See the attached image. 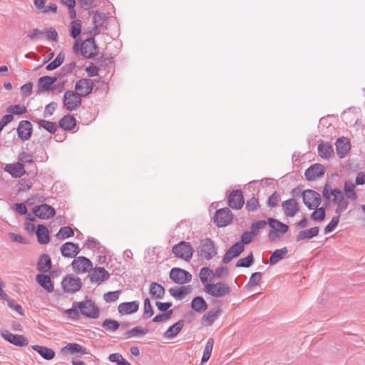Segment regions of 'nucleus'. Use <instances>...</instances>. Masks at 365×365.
Listing matches in <instances>:
<instances>
[{
  "label": "nucleus",
  "mask_w": 365,
  "mask_h": 365,
  "mask_svg": "<svg viewBox=\"0 0 365 365\" xmlns=\"http://www.w3.org/2000/svg\"><path fill=\"white\" fill-rule=\"evenodd\" d=\"M204 291L212 297L222 298L229 295L232 292V289L227 284L218 282L205 284Z\"/></svg>",
  "instance_id": "nucleus-1"
},
{
  "label": "nucleus",
  "mask_w": 365,
  "mask_h": 365,
  "mask_svg": "<svg viewBox=\"0 0 365 365\" xmlns=\"http://www.w3.org/2000/svg\"><path fill=\"white\" fill-rule=\"evenodd\" d=\"M75 304L83 316L91 319H97L99 317V308L91 300L75 302Z\"/></svg>",
  "instance_id": "nucleus-2"
},
{
  "label": "nucleus",
  "mask_w": 365,
  "mask_h": 365,
  "mask_svg": "<svg viewBox=\"0 0 365 365\" xmlns=\"http://www.w3.org/2000/svg\"><path fill=\"white\" fill-rule=\"evenodd\" d=\"M197 252L201 257L207 260L213 258L217 255V250L210 238H205L200 241Z\"/></svg>",
  "instance_id": "nucleus-3"
},
{
  "label": "nucleus",
  "mask_w": 365,
  "mask_h": 365,
  "mask_svg": "<svg viewBox=\"0 0 365 365\" xmlns=\"http://www.w3.org/2000/svg\"><path fill=\"white\" fill-rule=\"evenodd\" d=\"M301 195L303 198V202L309 210L317 208L322 202L320 194L313 190H305L302 192Z\"/></svg>",
  "instance_id": "nucleus-4"
},
{
  "label": "nucleus",
  "mask_w": 365,
  "mask_h": 365,
  "mask_svg": "<svg viewBox=\"0 0 365 365\" xmlns=\"http://www.w3.org/2000/svg\"><path fill=\"white\" fill-rule=\"evenodd\" d=\"M172 252L175 257L189 261L192 257L194 250L190 242L181 241L173 247Z\"/></svg>",
  "instance_id": "nucleus-5"
},
{
  "label": "nucleus",
  "mask_w": 365,
  "mask_h": 365,
  "mask_svg": "<svg viewBox=\"0 0 365 365\" xmlns=\"http://www.w3.org/2000/svg\"><path fill=\"white\" fill-rule=\"evenodd\" d=\"M81 98L76 92L67 91L64 93L63 103L68 110L73 111L76 109L81 105Z\"/></svg>",
  "instance_id": "nucleus-6"
},
{
  "label": "nucleus",
  "mask_w": 365,
  "mask_h": 365,
  "mask_svg": "<svg viewBox=\"0 0 365 365\" xmlns=\"http://www.w3.org/2000/svg\"><path fill=\"white\" fill-rule=\"evenodd\" d=\"M232 220V213L227 207L217 210L214 215V222L217 227H225Z\"/></svg>",
  "instance_id": "nucleus-7"
},
{
  "label": "nucleus",
  "mask_w": 365,
  "mask_h": 365,
  "mask_svg": "<svg viewBox=\"0 0 365 365\" xmlns=\"http://www.w3.org/2000/svg\"><path fill=\"white\" fill-rule=\"evenodd\" d=\"M267 222L269 227L272 229L270 230L268 237L270 240H274L277 237V232L284 234L288 230L289 227L286 224H284L274 218H268Z\"/></svg>",
  "instance_id": "nucleus-8"
},
{
  "label": "nucleus",
  "mask_w": 365,
  "mask_h": 365,
  "mask_svg": "<svg viewBox=\"0 0 365 365\" xmlns=\"http://www.w3.org/2000/svg\"><path fill=\"white\" fill-rule=\"evenodd\" d=\"M170 278L177 284H184L192 279L191 274L180 268H173L170 272Z\"/></svg>",
  "instance_id": "nucleus-9"
},
{
  "label": "nucleus",
  "mask_w": 365,
  "mask_h": 365,
  "mask_svg": "<svg viewBox=\"0 0 365 365\" xmlns=\"http://www.w3.org/2000/svg\"><path fill=\"white\" fill-rule=\"evenodd\" d=\"M61 284L63 290L70 293L76 292L82 287L80 278L74 277L71 275H67L62 280Z\"/></svg>",
  "instance_id": "nucleus-10"
},
{
  "label": "nucleus",
  "mask_w": 365,
  "mask_h": 365,
  "mask_svg": "<svg viewBox=\"0 0 365 365\" xmlns=\"http://www.w3.org/2000/svg\"><path fill=\"white\" fill-rule=\"evenodd\" d=\"M1 336L13 345L23 347L29 344L28 339L24 335L14 334L8 330H3L1 332Z\"/></svg>",
  "instance_id": "nucleus-11"
},
{
  "label": "nucleus",
  "mask_w": 365,
  "mask_h": 365,
  "mask_svg": "<svg viewBox=\"0 0 365 365\" xmlns=\"http://www.w3.org/2000/svg\"><path fill=\"white\" fill-rule=\"evenodd\" d=\"M73 269L78 273H85L91 269L93 264L90 259L85 257H78L71 263Z\"/></svg>",
  "instance_id": "nucleus-12"
},
{
  "label": "nucleus",
  "mask_w": 365,
  "mask_h": 365,
  "mask_svg": "<svg viewBox=\"0 0 365 365\" xmlns=\"http://www.w3.org/2000/svg\"><path fill=\"white\" fill-rule=\"evenodd\" d=\"M98 47L93 38L85 40L81 45V53L87 58H93L96 54Z\"/></svg>",
  "instance_id": "nucleus-13"
},
{
  "label": "nucleus",
  "mask_w": 365,
  "mask_h": 365,
  "mask_svg": "<svg viewBox=\"0 0 365 365\" xmlns=\"http://www.w3.org/2000/svg\"><path fill=\"white\" fill-rule=\"evenodd\" d=\"M16 130L19 138L21 140L26 141L30 139L32 135L33 125L29 120H21Z\"/></svg>",
  "instance_id": "nucleus-14"
},
{
  "label": "nucleus",
  "mask_w": 365,
  "mask_h": 365,
  "mask_svg": "<svg viewBox=\"0 0 365 365\" xmlns=\"http://www.w3.org/2000/svg\"><path fill=\"white\" fill-rule=\"evenodd\" d=\"M33 212L41 219L48 220L54 217L56 211L50 205L42 204L38 206H35L33 209Z\"/></svg>",
  "instance_id": "nucleus-15"
},
{
  "label": "nucleus",
  "mask_w": 365,
  "mask_h": 365,
  "mask_svg": "<svg viewBox=\"0 0 365 365\" xmlns=\"http://www.w3.org/2000/svg\"><path fill=\"white\" fill-rule=\"evenodd\" d=\"M325 168L320 163H315L309 167L304 173L306 179L309 181L314 180L324 175Z\"/></svg>",
  "instance_id": "nucleus-16"
},
{
  "label": "nucleus",
  "mask_w": 365,
  "mask_h": 365,
  "mask_svg": "<svg viewBox=\"0 0 365 365\" xmlns=\"http://www.w3.org/2000/svg\"><path fill=\"white\" fill-rule=\"evenodd\" d=\"M93 83L91 79H81L76 82L75 86L76 93L82 96H86L91 93Z\"/></svg>",
  "instance_id": "nucleus-17"
},
{
  "label": "nucleus",
  "mask_w": 365,
  "mask_h": 365,
  "mask_svg": "<svg viewBox=\"0 0 365 365\" xmlns=\"http://www.w3.org/2000/svg\"><path fill=\"white\" fill-rule=\"evenodd\" d=\"M245 250V246L241 242H236L225 252L222 258V262L229 263L233 258L238 257Z\"/></svg>",
  "instance_id": "nucleus-18"
},
{
  "label": "nucleus",
  "mask_w": 365,
  "mask_h": 365,
  "mask_svg": "<svg viewBox=\"0 0 365 365\" xmlns=\"http://www.w3.org/2000/svg\"><path fill=\"white\" fill-rule=\"evenodd\" d=\"M245 203L244 197L239 190H232L228 196V205L232 209H240Z\"/></svg>",
  "instance_id": "nucleus-19"
},
{
  "label": "nucleus",
  "mask_w": 365,
  "mask_h": 365,
  "mask_svg": "<svg viewBox=\"0 0 365 365\" xmlns=\"http://www.w3.org/2000/svg\"><path fill=\"white\" fill-rule=\"evenodd\" d=\"M91 282H97L98 284L107 280L110 274L103 267H96L88 274Z\"/></svg>",
  "instance_id": "nucleus-20"
},
{
  "label": "nucleus",
  "mask_w": 365,
  "mask_h": 365,
  "mask_svg": "<svg viewBox=\"0 0 365 365\" xmlns=\"http://www.w3.org/2000/svg\"><path fill=\"white\" fill-rule=\"evenodd\" d=\"M4 170L15 178H21L26 173L24 165L20 162L6 164L4 167Z\"/></svg>",
  "instance_id": "nucleus-21"
},
{
  "label": "nucleus",
  "mask_w": 365,
  "mask_h": 365,
  "mask_svg": "<svg viewBox=\"0 0 365 365\" xmlns=\"http://www.w3.org/2000/svg\"><path fill=\"white\" fill-rule=\"evenodd\" d=\"M282 207L287 217H292L299 210L298 202L294 198L284 201Z\"/></svg>",
  "instance_id": "nucleus-22"
},
{
  "label": "nucleus",
  "mask_w": 365,
  "mask_h": 365,
  "mask_svg": "<svg viewBox=\"0 0 365 365\" xmlns=\"http://www.w3.org/2000/svg\"><path fill=\"white\" fill-rule=\"evenodd\" d=\"M61 252L63 256L72 258L79 253L80 250L77 244L67 242L61 245Z\"/></svg>",
  "instance_id": "nucleus-23"
},
{
  "label": "nucleus",
  "mask_w": 365,
  "mask_h": 365,
  "mask_svg": "<svg viewBox=\"0 0 365 365\" xmlns=\"http://www.w3.org/2000/svg\"><path fill=\"white\" fill-rule=\"evenodd\" d=\"M335 145L336 154L340 158H344L350 150L349 140L346 138L337 139Z\"/></svg>",
  "instance_id": "nucleus-24"
},
{
  "label": "nucleus",
  "mask_w": 365,
  "mask_h": 365,
  "mask_svg": "<svg viewBox=\"0 0 365 365\" xmlns=\"http://www.w3.org/2000/svg\"><path fill=\"white\" fill-rule=\"evenodd\" d=\"M222 310L220 307L217 309H211L201 318V324L203 326H211L216 320L217 317L220 314Z\"/></svg>",
  "instance_id": "nucleus-25"
},
{
  "label": "nucleus",
  "mask_w": 365,
  "mask_h": 365,
  "mask_svg": "<svg viewBox=\"0 0 365 365\" xmlns=\"http://www.w3.org/2000/svg\"><path fill=\"white\" fill-rule=\"evenodd\" d=\"M139 308V302L133 301L130 302L120 303L118 307V312L121 314H130L136 312Z\"/></svg>",
  "instance_id": "nucleus-26"
},
{
  "label": "nucleus",
  "mask_w": 365,
  "mask_h": 365,
  "mask_svg": "<svg viewBox=\"0 0 365 365\" xmlns=\"http://www.w3.org/2000/svg\"><path fill=\"white\" fill-rule=\"evenodd\" d=\"M319 232V227H313L312 228L299 231L296 236V241L300 242L302 240H309L314 237L318 235Z\"/></svg>",
  "instance_id": "nucleus-27"
},
{
  "label": "nucleus",
  "mask_w": 365,
  "mask_h": 365,
  "mask_svg": "<svg viewBox=\"0 0 365 365\" xmlns=\"http://www.w3.org/2000/svg\"><path fill=\"white\" fill-rule=\"evenodd\" d=\"M319 155L324 159H329L334 155L333 146L329 142H322L318 145Z\"/></svg>",
  "instance_id": "nucleus-28"
},
{
  "label": "nucleus",
  "mask_w": 365,
  "mask_h": 365,
  "mask_svg": "<svg viewBox=\"0 0 365 365\" xmlns=\"http://www.w3.org/2000/svg\"><path fill=\"white\" fill-rule=\"evenodd\" d=\"M93 19L94 24V35H97L101 32L102 29H103L104 24L106 21V16L104 14L96 11L95 12Z\"/></svg>",
  "instance_id": "nucleus-29"
},
{
  "label": "nucleus",
  "mask_w": 365,
  "mask_h": 365,
  "mask_svg": "<svg viewBox=\"0 0 365 365\" xmlns=\"http://www.w3.org/2000/svg\"><path fill=\"white\" fill-rule=\"evenodd\" d=\"M37 282L48 292L51 293L54 290L51 277L48 275L39 274L36 276Z\"/></svg>",
  "instance_id": "nucleus-30"
},
{
  "label": "nucleus",
  "mask_w": 365,
  "mask_h": 365,
  "mask_svg": "<svg viewBox=\"0 0 365 365\" xmlns=\"http://www.w3.org/2000/svg\"><path fill=\"white\" fill-rule=\"evenodd\" d=\"M36 234L38 238V242L40 244L45 245L49 242L50 237L47 227L43 225H38Z\"/></svg>",
  "instance_id": "nucleus-31"
},
{
  "label": "nucleus",
  "mask_w": 365,
  "mask_h": 365,
  "mask_svg": "<svg viewBox=\"0 0 365 365\" xmlns=\"http://www.w3.org/2000/svg\"><path fill=\"white\" fill-rule=\"evenodd\" d=\"M58 125L64 130H71L76 125V119L71 115L67 114L59 120Z\"/></svg>",
  "instance_id": "nucleus-32"
},
{
  "label": "nucleus",
  "mask_w": 365,
  "mask_h": 365,
  "mask_svg": "<svg viewBox=\"0 0 365 365\" xmlns=\"http://www.w3.org/2000/svg\"><path fill=\"white\" fill-rule=\"evenodd\" d=\"M184 327V321L180 320L170 327L164 333V336L168 339L175 338Z\"/></svg>",
  "instance_id": "nucleus-33"
},
{
  "label": "nucleus",
  "mask_w": 365,
  "mask_h": 365,
  "mask_svg": "<svg viewBox=\"0 0 365 365\" xmlns=\"http://www.w3.org/2000/svg\"><path fill=\"white\" fill-rule=\"evenodd\" d=\"M165 288L157 282L150 284L149 293L153 299H162L165 294Z\"/></svg>",
  "instance_id": "nucleus-34"
},
{
  "label": "nucleus",
  "mask_w": 365,
  "mask_h": 365,
  "mask_svg": "<svg viewBox=\"0 0 365 365\" xmlns=\"http://www.w3.org/2000/svg\"><path fill=\"white\" fill-rule=\"evenodd\" d=\"M32 349L46 360H51L55 356L54 351L50 348L39 345H34L32 346Z\"/></svg>",
  "instance_id": "nucleus-35"
},
{
  "label": "nucleus",
  "mask_w": 365,
  "mask_h": 365,
  "mask_svg": "<svg viewBox=\"0 0 365 365\" xmlns=\"http://www.w3.org/2000/svg\"><path fill=\"white\" fill-rule=\"evenodd\" d=\"M64 353L70 352L71 354H78L83 355L87 354L86 348L77 343H68L62 349Z\"/></svg>",
  "instance_id": "nucleus-36"
},
{
  "label": "nucleus",
  "mask_w": 365,
  "mask_h": 365,
  "mask_svg": "<svg viewBox=\"0 0 365 365\" xmlns=\"http://www.w3.org/2000/svg\"><path fill=\"white\" fill-rule=\"evenodd\" d=\"M51 268V259L48 255L43 254L38 263V269L41 272H47Z\"/></svg>",
  "instance_id": "nucleus-37"
},
{
  "label": "nucleus",
  "mask_w": 365,
  "mask_h": 365,
  "mask_svg": "<svg viewBox=\"0 0 365 365\" xmlns=\"http://www.w3.org/2000/svg\"><path fill=\"white\" fill-rule=\"evenodd\" d=\"M190 291V286H182L181 287H173L169 289L170 294L175 299H183Z\"/></svg>",
  "instance_id": "nucleus-38"
},
{
  "label": "nucleus",
  "mask_w": 365,
  "mask_h": 365,
  "mask_svg": "<svg viewBox=\"0 0 365 365\" xmlns=\"http://www.w3.org/2000/svg\"><path fill=\"white\" fill-rule=\"evenodd\" d=\"M191 307L194 311L201 313L207 309V304L203 297H196L192 300Z\"/></svg>",
  "instance_id": "nucleus-39"
},
{
  "label": "nucleus",
  "mask_w": 365,
  "mask_h": 365,
  "mask_svg": "<svg viewBox=\"0 0 365 365\" xmlns=\"http://www.w3.org/2000/svg\"><path fill=\"white\" fill-rule=\"evenodd\" d=\"M287 253L288 250L286 247L274 250L269 258L270 264H276L279 260L284 259Z\"/></svg>",
  "instance_id": "nucleus-40"
},
{
  "label": "nucleus",
  "mask_w": 365,
  "mask_h": 365,
  "mask_svg": "<svg viewBox=\"0 0 365 365\" xmlns=\"http://www.w3.org/2000/svg\"><path fill=\"white\" fill-rule=\"evenodd\" d=\"M148 333V329L142 328L141 327H135L133 329L127 331L123 334L124 339H129L132 336H143Z\"/></svg>",
  "instance_id": "nucleus-41"
},
{
  "label": "nucleus",
  "mask_w": 365,
  "mask_h": 365,
  "mask_svg": "<svg viewBox=\"0 0 365 365\" xmlns=\"http://www.w3.org/2000/svg\"><path fill=\"white\" fill-rule=\"evenodd\" d=\"M57 81L56 77L45 76L38 79V84L45 91L53 89L52 85Z\"/></svg>",
  "instance_id": "nucleus-42"
},
{
  "label": "nucleus",
  "mask_w": 365,
  "mask_h": 365,
  "mask_svg": "<svg viewBox=\"0 0 365 365\" xmlns=\"http://www.w3.org/2000/svg\"><path fill=\"white\" fill-rule=\"evenodd\" d=\"M213 271L210 269L209 267H205L200 269L199 277L200 279L201 282L202 283L204 288H205V284H209L211 281L208 279V277H212Z\"/></svg>",
  "instance_id": "nucleus-43"
},
{
  "label": "nucleus",
  "mask_w": 365,
  "mask_h": 365,
  "mask_svg": "<svg viewBox=\"0 0 365 365\" xmlns=\"http://www.w3.org/2000/svg\"><path fill=\"white\" fill-rule=\"evenodd\" d=\"M82 22L81 20L77 19L73 21L70 24V35L73 38H76L81 32Z\"/></svg>",
  "instance_id": "nucleus-44"
},
{
  "label": "nucleus",
  "mask_w": 365,
  "mask_h": 365,
  "mask_svg": "<svg viewBox=\"0 0 365 365\" xmlns=\"http://www.w3.org/2000/svg\"><path fill=\"white\" fill-rule=\"evenodd\" d=\"M213 346H214V339L212 338H210L207 340V341L205 344V349H204L203 355H202V357L201 359L202 363L207 362L210 359L212 351Z\"/></svg>",
  "instance_id": "nucleus-45"
},
{
  "label": "nucleus",
  "mask_w": 365,
  "mask_h": 365,
  "mask_svg": "<svg viewBox=\"0 0 365 365\" xmlns=\"http://www.w3.org/2000/svg\"><path fill=\"white\" fill-rule=\"evenodd\" d=\"M64 59L65 54L63 52H60L56 58L46 66V69L47 71H53L57 68L63 63Z\"/></svg>",
  "instance_id": "nucleus-46"
},
{
  "label": "nucleus",
  "mask_w": 365,
  "mask_h": 365,
  "mask_svg": "<svg viewBox=\"0 0 365 365\" xmlns=\"http://www.w3.org/2000/svg\"><path fill=\"white\" fill-rule=\"evenodd\" d=\"M355 185L351 180H346L344 182V192L348 198L356 200L357 195L354 192Z\"/></svg>",
  "instance_id": "nucleus-47"
},
{
  "label": "nucleus",
  "mask_w": 365,
  "mask_h": 365,
  "mask_svg": "<svg viewBox=\"0 0 365 365\" xmlns=\"http://www.w3.org/2000/svg\"><path fill=\"white\" fill-rule=\"evenodd\" d=\"M37 123L50 133H55L57 131L58 126L56 123L46 120H38Z\"/></svg>",
  "instance_id": "nucleus-48"
},
{
  "label": "nucleus",
  "mask_w": 365,
  "mask_h": 365,
  "mask_svg": "<svg viewBox=\"0 0 365 365\" xmlns=\"http://www.w3.org/2000/svg\"><path fill=\"white\" fill-rule=\"evenodd\" d=\"M7 113L13 115H21L26 113L27 109L24 105L16 104L7 107Z\"/></svg>",
  "instance_id": "nucleus-49"
},
{
  "label": "nucleus",
  "mask_w": 365,
  "mask_h": 365,
  "mask_svg": "<svg viewBox=\"0 0 365 365\" xmlns=\"http://www.w3.org/2000/svg\"><path fill=\"white\" fill-rule=\"evenodd\" d=\"M326 217L325 208L317 207L314 209V211L311 214L310 218L314 221L322 222L324 220Z\"/></svg>",
  "instance_id": "nucleus-50"
},
{
  "label": "nucleus",
  "mask_w": 365,
  "mask_h": 365,
  "mask_svg": "<svg viewBox=\"0 0 365 365\" xmlns=\"http://www.w3.org/2000/svg\"><path fill=\"white\" fill-rule=\"evenodd\" d=\"M103 328L110 331H115L120 328V323L115 320L106 319L102 324Z\"/></svg>",
  "instance_id": "nucleus-51"
},
{
  "label": "nucleus",
  "mask_w": 365,
  "mask_h": 365,
  "mask_svg": "<svg viewBox=\"0 0 365 365\" xmlns=\"http://www.w3.org/2000/svg\"><path fill=\"white\" fill-rule=\"evenodd\" d=\"M74 235V231L70 226L62 227L56 236L59 239H66Z\"/></svg>",
  "instance_id": "nucleus-52"
},
{
  "label": "nucleus",
  "mask_w": 365,
  "mask_h": 365,
  "mask_svg": "<svg viewBox=\"0 0 365 365\" xmlns=\"http://www.w3.org/2000/svg\"><path fill=\"white\" fill-rule=\"evenodd\" d=\"M154 314L153 307L151 306L150 299L148 298H146L144 300V309H143V318L144 319H148L150 318Z\"/></svg>",
  "instance_id": "nucleus-53"
},
{
  "label": "nucleus",
  "mask_w": 365,
  "mask_h": 365,
  "mask_svg": "<svg viewBox=\"0 0 365 365\" xmlns=\"http://www.w3.org/2000/svg\"><path fill=\"white\" fill-rule=\"evenodd\" d=\"M229 274V270L227 267H220L215 269V272H213L212 277H211V279H210V281H212L215 277L222 279L225 278Z\"/></svg>",
  "instance_id": "nucleus-54"
},
{
  "label": "nucleus",
  "mask_w": 365,
  "mask_h": 365,
  "mask_svg": "<svg viewBox=\"0 0 365 365\" xmlns=\"http://www.w3.org/2000/svg\"><path fill=\"white\" fill-rule=\"evenodd\" d=\"M253 261L254 257L252 253L251 252L247 257L240 259L236 263V267H249L252 264Z\"/></svg>",
  "instance_id": "nucleus-55"
},
{
  "label": "nucleus",
  "mask_w": 365,
  "mask_h": 365,
  "mask_svg": "<svg viewBox=\"0 0 365 365\" xmlns=\"http://www.w3.org/2000/svg\"><path fill=\"white\" fill-rule=\"evenodd\" d=\"M340 215L334 216L331 222L325 227L324 233L328 234L332 232L338 225L339 222Z\"/></svg>",
  "instance_id": "nucleus-56"
},
{
  "label": "nucleus",
  "mask_w": 365,
  "mask_h": 365,
  "mask_svg": "<svg viewBox=\"0 0 365 365\" xmlns=\"http://www.w3.org/2000/svg\"><path fill=\"white\" fill-rule=\"evenodd\" d=\"M268 222L265 220H258L252 224L251 226V232H253L255 236H257L259 233V230L260 229H263Z\"/></svg>",
  "instance_id": "nucleus-57"
},
{
  "label": "nucleus",
  "mask_w": 365,
  "mask_h": 365,
  "mask_svg": "<svg viewBox=\"0 0 365 365\" xmlns=\"http://www.w3.org/2000/svg\"><path fill=\"white\" fill-rule=\"evenodd\" d=\"M120 293V291L119 290L115 292H108L104 294L103 299L108 303L114 302L118 299Z\"/></svg>",
  "instance_id": "nucleus-58"
},
{
  "label": "nucleus",
  "mask_w": 365,
  "mask_h": 365,
  "mask_svg": "<svg viewBox=\"0 0 365 365\" xmlns=\"http://www.w3.org/2000/svg\"><path fill=\"white\" fill-rule=\"evenodd\" d=\"M18 160L19 162L22 163L23 164H32L34 163L32 155L26 152H21L19 153Z\"/></svg>",
  "instance_id": "nucleus-59"
},
{
  "label": "nucleus",
  "mask_w": 365,
  "mask_h": 365,
  "mask_svg": "<svg viewBox=\"0 0 365 365\" xmlns=\"http://www.w3.org/2000/svg\"><path fill=\"white\" fill-rule=\"evenodd\" d=\"M76 67V63L75 61L64 65L62 67L61 73L58 75V76L63 77L67 76L68 74L71 73Z\"/></svg>",
  "instance_id": "nucleus-60"
},
{
  "label": "nucleus",
  "mask_w": 365,
  "mask_h": 365,
  "mask_svg": "<svg viewBox=\"0 0 365 365\" xmlns=\"http://www.w3.org/2000/svg\"><path fill=\"white\" fill-rule=\"evenodd\" d=\"M259 203L257 197H252L247 200L246 207L250 212H254L259 207Z\"/></svg>",
  "instance_id": "nucleus-61"
},
{
  "label": "nucleus",
  "mask_w": 365,
  "mask_h": 365,
  "mask_svg": "<svg viewBox=\"0 0 365 365\" xmlns=\"http://www.w3.org/2000/svg\"><path fill=\"white\" fill-rule=\"evenodd\" d=\"M262 280V273L261 272H255L253 273L249 280L248 285L250 287H255L259 284Z\"/></svg>",
  "instance_id": "nucleus-62"
},
{
  "label": "nucleus",
  "mask_w": 365,
  "mask_h": 365,
  "mask_svg": "<svg viewBox=\"0 0 365 365\" xmlns=\"http://www.w3.org/2000/svg\"><path fill=\"white\" fill-rule=\"evenodd\" d=\"M279 201V195L274 192L269 197L267 204L270 207H274L278 205Z\"/></svg>",
  "instance_id": "nucleus-63"
},
{
  "label": "nucleus",
  "mask_w": 365,
  "mask_h": 365,
  "mask_svg": "<svg viewBox=\"0 0 365 365\" xmlns=\"http://www.w3.org/2000/svg\"><path fill=\"white\" fill-rule=\"evenodd\" d=\"M254 237H255V235L251 231L245 232L242 235L241 240L239 242H241L243 245L245 244H249L252 242Z\"/></svg>",
  "instance_id": "nucleus-64"
}]
</instances>
